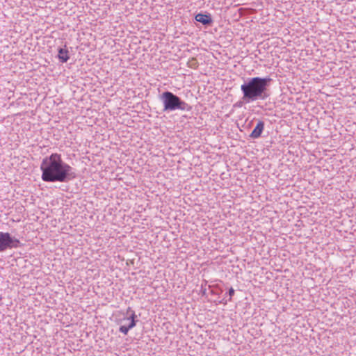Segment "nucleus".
<instances>
[{
    "label": "nucleus",
    "mask_w": 356,
    "mask_h": 356,
    "mask_svg": "<svg viewBox=\"0 0 356 356\" xmlns=\"http://www.w3.org/2000/svg\"><path fill=\"white\" fill-rule=\"evenodd\" d=\"M264 122L261 120H259L255 128L253 129L252 133L250 135V137L254 139L259 138L264 129Z\"/></svg>",
    "instance_id": "6"
},
{
    "label": "nucleus",
    "mask_w": 356,
    "mask_h": 356,
    "mask_svg": "<svg viewBox=\"0 0 356 356\" xmlns=\"http://www.w3.org/2000/svg\"><path fill=\"white\" fill-rule=\"evenodd\" d=\"M160 100L163 106V111L170 112L176 110L190 111L192 106L181 99L179 97L170 91L163 92L160 96Z\"/></svg>",
    "instance_id": "3"
},
{
    "label": "nucleus",
    "mask_w": 356,
    "mask_h": 356,
    "mask_svg": "<svg viewBox=\"0 0 356 356\" xmlns=\"http://www.w3.org/2000/svg\"><path fill=\"white\" fill-rule=\"evenodd\" d=\"M227 293L229 296V300H231L232 297L234 295V289L233 288H230Z\"/></svg>",
    "instance_id": "10"
},
{
    "label": "nucleus",
    "mask_w": 356,
    "mask_h": 356,
    "mask_svg": "<svg viewBox=\"0 0 356 356\" xmlns=\"http://www.w3.org/2000/svg\"><path fill=\"white\" fill-rule=\"evenodd\" d=\"M207 282L204 281V284H201V289H200V293L204 296L207 293V289H206Z\"/></svg>",
    "instance_id": "9"
},
{
    "label": "nucleus",
    "mask_w": 356,
    "mask_h": 356,
    "mask_svg": "<svg viewBox=\"0 0 356 356\" xmlns=\"http://www.w3.org/2000/svg\"><path fill=\"white\" fill-rule=\"evenodd\" d=\"M41 178L45 182H67L76 178L74 168L63 161L60 154L44 157L40 166Z\"/></svg>",
    "instance_id": "1"
},
{
    "label": "nucleus",
    "mask_w": 356,
    "mask_h": 356,
    "mask_svg": "<svg viewBox=\"0 0 356 356\" xmlns=\"http://www.w3.org/2000/svg\"><path fill=\"white\" fill-rule=\"evenodd\" d=\"M195 19L203 25H209L213 22L210 14L198 13L195 15Z\"/></svg>",
    "instance_id": "7"
},
{
    "label": "nucleus",
    "mask_w": 356,
    "mask_h": 356,
    "mask_svg": "<svg viewBox=\"0 0 356 356\" xmlns=\"http://www.w3.org/2000/svg\"><path fill=\"white\" fill-rule=\"evenodd\" d=\"M20 244L19 240L12 237L8 232H0V252L8 249L17 248Z\"/></svg>",
    "instance_id": "4"
},
{
    "label": "nucleus",
    "mask_w": 356,
    "mask_h": 356,
    "mask_svg": "<svg viewBox=\"0 0 356 356\" xmlns=\"http://www.w3.org/2000/svg\"><path fill=\"white\" fill-rule=\"evenodd\" d=\"M272 79L270 76L248 78L241 86L243 102L250 103L267 99L270 96L268 87Z\"/></svg>",
    "instance_id": "2"
},
{
    "label": "nucleus",
    "mask_w": 356,
    "mask_h": 356,
    "mask_svg": "<svg viewBox=\"0 0 356 356\" xmlns=\"http://www.w3.org/2000/svg\"><path fill=\"white\" fill-rule=\"evenodd\" d=\"M243 103H245V102H243V100L242 99V101H239V102H237L236 103H235L234 104V107H241L243 106Z\"/></svg>",
    "instance_id": "11"
},
{
    "label": "nucleus",
    "mask_w": 356,
    "mask_h": 356,
    "mask_svg": "<svg viewBox=\"0 0 356 356\" xmlns=\"http://www.w3.org/2000/svg\"><path fill=\"white\" fill-rule=\"evenodd\" d=\"M136 318L137 316L134 312H132V314L129 316L122 319V321H128V325H121L119 327V331L124 334H127L128 332L136 326L137 321Z\"/></svg>",
    "instance_id": "5"
},
{
    "label": "nucleus",
    "mask_w": 356,
    "mask_h": 356,
    "mask_svg": "<svg viewBox=\"0 0 356 356\" xmlns=\"http://www.w3.org/2000/svg\"><path fill=\"white\" fill-rule=\"evenodd\" d=\"M58 58L62 63H66L70 59L69 51L66 45H65L63 48L60 47L58 50Z\"/></svg>",
    "instance_id": "8"
},
{
    "label": "nucleus",
    "mask_w": 356,
    "mask_h": 356,
    "mask_svg": "<svg viewBox=\"0 0 356 356\" xmlns=\"http://www.w3.org/2000/svg\"><path fill=\"white\" fill-rule=\"evenodd\" d=\"M132 312H134L133 310H131V307H129L127 310V315H131L132 314Z\"/></svg>",
    "instance_id": "12"
}]
</instances>
